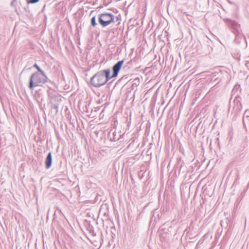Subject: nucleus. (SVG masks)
Masks as SVG:
<instances>
[{
  "label": "nucleus",
  "instance_id": "f257e3e1",
  "mask_svg": "<svg viewBox=\"0 0 249 249\" xmlns=\"http://www.w3.org/2000/svg\"><path fill=\"white\" fill-rule=\"evenodd\" d=\"M33 67L36 68L39 73L35 72L31 75L29 86L30 89L35 87L42 86L46 81V75L38 66L35 64Z\"/></svg>",
  "mask_w": 249,
  "mask_h": 249
},
{
  "label": "nucleus",
  "instance_id": "f03ea898",
  "mask_svg": "<svg viewBox=\"0 0 249 249\" xmlns=\"http://www.w3.org/2000/svg\"><path fill=\"white\" fill-rule=\"evenodd\" d=\"M108 73V70L98 72L91 78L90 80L91 84L96 87L102 86L107 82Z\"/></svg>",
  "mask_w": 249,
  "mask_h": 249
},
{
  "label": "nucleus",
  "instance_id": "7ed1b4c3",
  "mask_svg": "<svg viewBox=\"0 0 249 249\" xmlns=\"http://www.w3.org/2000/svg\"><path fill=\"white\" fill-rule=\"evenodd\" d=\"M226 23L231 29V31L235 36L234 41L238 43L239 39H241L243 35L241 29L240 25L236 21L232 20L231 19H226L225 20Z\"/></svg>",
  "mask_w": 249,
  "mask_h": 249
},
{
  "label": "nucleus",
  "instance_id": "20e7f679",
  "mask_svg": "<svg viewBox=\"0 0 249 249\" xmlns=\"http://www.w3.org/2000/svg\"><path fill=\"white\" fill-rule=\"evenodd\" d=\"M111 32L113 34V36L112 37V38L111 39V40H112V42L113 43H115V44H112L113 45V46L111 47V48H110V52H113L114 51H116V52H117L119 50V47H116L115 46V45H116V42H118L117 41V37H118V36L119 35V30H118V27L114 28L112 29H111V30H110V34Z\"/></svg>",
  "mask_w": 249,
  "mask_h": 249
},
{
  "label": "nucleus",
  "instance_id": "39448f33",
  "mask_svg": "<svg viewBox=\"0 0 249 249\" xmlns=\"http://www.w3.org/2000/svg\"><path fill=\"white\" fill-rule=\"evenodd\" d=\"M121 18V15L118 13V11H116L115 14L110 13V25L114 24L115 26H117L120 24Z\"/></svg>",
  "mask_w": 249,
  "mask_h": 249
},
{
  "label": "nucleus",
  "instance_id": "423d86ee",
  "mask_svg": "<svg viewBox=\"0 0 249 249\" xmlns=\"http://www.w3.org/2000/svg\"><path fill=\"white\" fill-rule=\"evenodd\" d=\"M223 75L224 74L221 71H215L208 75L207 78L211 82H215L219 79V80L217 82L218 83L222 80Z\"/></svg>",
  "mask_w": 249,
  "mask_h": 249
},
{
  "label": "nucleus",
  "instance_id": "0eeeda50",
  "mask_svg": "<svg viewBox=\"0 0 249 249\" xmlns=\"http://www.w3.org/2000/svg\"><path fill=\"white\" fill-rule=\"evenodd\" d=\"M124 60L119 61L116 63L112 67V74L110 76V79L113 77H116L118 75V73L124 64Z\"/></svg>",
  "mask_w": 249,
  "mask_h": 249
},
{
  "label": "nucleus",
  "instance_id": "6e6552de",
  "mask_svg": "<svg viewBox=\"0 0 249 249\" xmlns=\"http://www.w3.org/2000/svg\"><path fill=\"white\" fill-rule=\"evenodd\" d=\"M241 101V98L240 96L239 95H237L233 101V104L234 105L233 108H235L237 111H240L242 109Z\"/></svg>",
  "mask_w": 249,
  "mask_h": 249
},
{
  "label": "nucleus",
  "instance_id": "1a4fd4ad",
  "mask_svg": "<svg viewBox=\"0 0 249 249\" xmlns=\"http://www.w3.org/2000/svg\"><path fill=\"white\" fill-rule=\"evenodd\" d=\"M107 17L106 14L102 15L99 18V22L103 26L105 27L109 24V20L107 19Z\"/></svg>",
  "mask_w": 249,
  "mask_h": 249
},
{
  "label": "nucleus",
  "instance_id": "9d476101",
  "mask_svg": "<svg viewBox=\"0 0 249 249\" xmlns=\"http://www.w3.org/2000/svg\"><path fill=\"white\" fill-rule=\"evenodd\" d=\"M243 124L246 131H249V116L243 117Z\"/></svg>",
  "mask_w": 249,
  "mask_h": 249
},
{
  "label": "nucleus",
  "instance_id": "9b49d317",
  "mask_svg": "<svg viewBox=\"0 0 249 249\" xmlns=\"http://www.w3.org/2000/svg\"><path fill=\"white\" fill-rule=\"evenodd\" d=\"M141 79H142V77H137L131 82V83L132 84L131 88L132 89H134L135 88L137 87L140 85Z\"/></svg>",
  "mask_w": 249,
  "mask_h": 249
},
{
  "label": "nucleus",
  "instance_id": "f8f14e48",
  "mask_svg": "<svg viewBox=\"0 0 249 249\" xmlns=\"http://www.w3.org/2000/svg\"><path fill=\"white\" fill-rule=\"evenodd\" d=\"M52 158L51 153L50 152L45 160V167L47 169H49L52 165Z\"/></svg>",
  "mask_w": 249,
  "mask_h": 249
},
{
  "label": "nucleus",
  "instance_id": "ddd939ff",
  "mask_svg": "<svg viewBox=\"0 0 249 249\" xmlns=\"http://www.w3.org/2000/svg\"><path fill=\"white\" fill-rule=\"evenodd\" d=\"M178 160V164H180L179 169V173H180L182 169L183 166H184V162L183 161L181 160V158L179 157L177 159Z\"/></svg>",
  "mask_w": 249,
  "mask_h": 249
},
{
  "label": "nucleus",
  "instance_id": "4468645a",
  "mask_svg": "<svg viewBox=\"0 0 249 249\" xmlns=\"http://www.w3.org/2000/svg\"><path fill=\"white\" fill-rule=\"evenodd\" d=\"M111 122L113 124H111V125L113 126L114 128H116L117 124H118L117 120L116 118V116H113L112 118Z\"/></svg>",
  "mask_w": 249,
  "mask_h": 249
},
{
  "label": "nucleus",
  "instance_id": "2eb2a0df",
  "mask_svg": "<svg viewBox=\"0 0 249 249\" xmlns=\"http://www.w3.org/2000/svg\"><path fill=\"white\" fill-rule=\"evenodd\" d=\"M113 137L112 138H110V141L115 142L119 139L120 135H118L117 136L116 134L115 133V131H114L113 132Z\"/></svg>",
  "mask_w": 249,
  "mask_h": 249
},
{
  "label": "nucleus",
  "instance_id": "dca6fc26",
  "mask_svg": "<svg viewBox=\"0 0 249 249\" xmlns=\"http://www.w3.org/2000/svg\"><path fill=\"white\" fill-rule=\"evenodd\" d=\"M39 0H27V3L28 4H32L37 2Z\"/></svg>",
  "mask_w": 249,
  "mask_h": 249
},
{
  "label": "nucleus",
  "instance_id": "f3484780",
  "mask_svg": "<svg viewBox=\"0 0 249 249\" xmlns=\"http://www.w3.org/2000/svg\"><path fill=\"white\" fill-rule=\"evenodd\" d=\"M91 24H92V25L93 26H96V21H95V17H93L91 18Z\"/></svg>",
  "mask_w": 249,
  "mask_h": 249
},
{
  "label": "nucleus",
  "instance_id": "a211bd4d",
  "mask_svg": "<svg viewBox=\"0 0 249 249\" xmlns=\"http://www.w3.org/2000/svg\"><path fill=\"white\" fill-rule=\"evenodd\" d=\"M135 62V61H134V60H133L131 59V60H130L129 61H128V62H127V65H128V66H132V64H133V62Z\"/></svg>",
  "mask_w": 249,
  "mask_h": 249
},
{
  "label": "nucleus",
  "instance_id": "6ab92c4d",
  "mask_svg": "<svg viewBox=\"0 0 249 249\" xmlns=\"http://www.w3.org/2000/svg\"><path fill=\"white\" fill-rule=\"evenodd\" d=\"M110 10L112 11V13H113V14H115V13H116V11H117V9H110Z\"/></svg>",
  "mask_w": 249,
  "mask_h": 249
},
{
  "label": "nucleus",
  "instance_id": "aec40b11",
  "mask_svg": "<svg viewBox=\"0 0 249 249\" xmlns=\"http://www.w3.org/2000/svg\"><path fill=\"white\" fill-rule=\"evenodd\" d=\"M134 142H135V140H133L131 142V143L128 145V146H127V147H128H128H130L131 146V145H132V144Z\"/></svg>",
  "mask_w": 249,
  "mask_h": 249
},
{
  "label": "nucleus",
  "instance_id": "412c9836",
  "mask_svg": "<svg viewBox=\"0 0 249 249\" xmlns=\"http://www.w3.org/2000/svg\"><path fill=\"white\" fill-rule=\"evenodd\" d=\"M53 108L56 110V111H57L58 106H57V105L54 106Z\"/></svg>",
  "mask_w": 249,
  "mask_h": 249
},
{
  "label": "nucleus",
  "instance_id": "4be33fe9",
  "mask_svg": "<svg viewBox=\"0 0 249 249\" xmlns=\"http://www.w3.org/2000/svg\"><path fill=\"white\" fill-rule=\"evenodd\" d=\"M225 76H228V73H225Z\"/></svg>",
  "mask_w": 249,
  "mask_h": 249
},
{
  "label": "nucleus",
  "instance_id": "5701e85b",
  "mask_svg": "<svg viewBox=\"0 0 249 249\" xmlns=\"http://www.w3.org/2000/svg\"><path fill=\"white\" fill-rule=\"evenodd\" d=\"M111 0H110L109 3H111Z\"/></svg>",
  "mask_w": 249,
  "mask_h": 249
}]
</instances>
